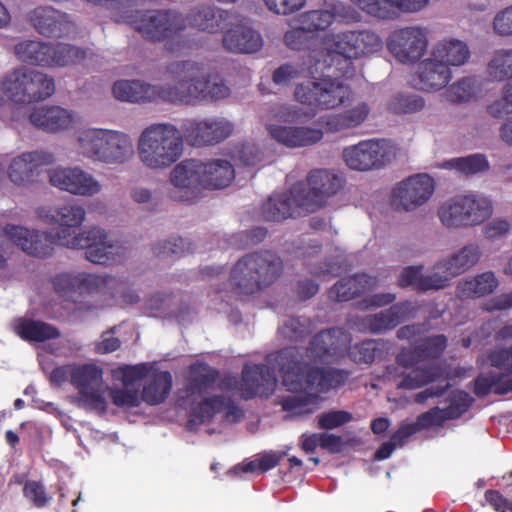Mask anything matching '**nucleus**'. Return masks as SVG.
I'll use <instances>...</instances> for the list:
<instances>
[{
	"instance_id": "obj_24",
	"label": "nucleus",
	"mask_w": 512,
	"mask_h": 512,
	"mask_svg": "<svg viewBox=\"0 0 512 512\" xmlns=\"http://www.w3.org/2000/svg\"><path fill=\"white\" fill-rule=\"evenodd\" d=\"M49 181L54 187L75 195L92 196L101 190L100 183L80 168L51 169Z\"/></svg>"
},
{
	"instance_id": "obj_26",
	"label": "nucleus",
	"mask_w": 512,
	"mask_h": 512,
	"mask_svg": "<svg viewBox=\"0 0 512 512\" xmlns=\"http://www.w3.org/2000/svg\"><path fill=\"white\" fill-rule=\"evenodd\" d=\"M29 21L36 31L45 37L67 36L74 26L67 14L46 6L33 9L29 13Z\"/></svg>"
},
{
	"instance_id": "obj_23",
	"label": "nucleus",
	"mask_w": 512,
	"mask_h": 512,
	"mask_svg": "<svg viewBox=\"0 0 512 512\" xmlns=\"http://www.w3.org/2000/svg\"><path fill=\"white\" fill-rule=\"evenodd\" d=\"M277 386V378L265 364L245 365L242 370L240 392L244 400L268 398Z\"/></svg>"
},
{
	"instance_id": "obj_62",
	"label": "nucleus",
	"mask_w": 512,
	"mask_h": 512,
	"mask_svg": "<svg viewBox=\"0 0 512 512\" xmlns=\"http://www.w3.org/2000/svg\"><path fill=\"white\" fill-rule=\"evenodd\" d=\"M423 266H407L401 271L397 284L401 288L412 287L413 290L420 292V283L422 279Z\"/></svg>"
},
{
	"instance_id": "obj_20",
	"label": "nucleus",
	"mask_w": 512,
	"mask_h": 512,
	"mask_svg": "<svg viewBox=\"0 0 512 512\" xmlns=\"http://www.w3.org/2000/svg\"><path fill=\"white\" fill-rule=\"evenodd\" d=\"M434 181L427 174H417L401 181L392 191V205L411 211L426 203L434 192Z\"/></svg>"
},
{
	"instance_id": "obj_49",
	"label": "nucleus",
	"mask_w": 512,
	"mask_h": 512,
	"mask_svg": "<svg viewBox=\"0 0 512 512\" xmlns=\"http://www.w3.org/2000/svg\"><path fill=\"white\" fill-rule=\"evenodd\" d=\"M424 107V99L414 93H397L387 103V110L397 115L417 113Z\"/></svg>"
},
{
	"instance_id": "obj_22",
	"label": "nucleus",
	"mask_w": 512,
	"mask_h": 512,
	"mask_svg": "<svg viewBox=\"0 0 512 512\" xmlns=\"http://www.w3.org/2000/svg\"><path fill=\"white\" fill-rule=\"evenodd\" d=\"M55 157L47 151L25 152L14 157L8 167V177L14 184L24 186L37 181L42 167L54 163Z\"/></svg>"
},
{
	"instance_id": "obj_42",
	"label": "nucleus",
	"mask_w": 512,
	"mask_h": 512,
	"mask_svg": "<svg viewBox=\"0 0 512 512\" xmlns=\"http://www.w3.org/2000/svg\"><path fill=\"white\" fill-rule=\"evenodd\" d=\"M431 53L448 67L464 65L470 58L468 45L458 39H445L438 42Z\"/></svg>"
},
{
	"instance_id": "obj_2",
	"label": "nucleus",
	"mask_w": 512,
	"mask_h": 512,
	"mask_svg": "<svg viewBox=\"0 0 512 512\" xmlns=\"http://www.w3.org/2000/svg\"><path fill=\"white\" fill-rule=\"evenodd\" d=\"M41 220L54 227L58 245L69 249L85 250V257L95 264H108L112 260L113 246L107 241V234L98 227H92L81 233L76 231L85 221L86 211L77 203L41 208L38 211Z\"/></svg>"
},
{
	"instance_id": "obj_41",
	"label": "nucleus",
	"mask_w": 512,
	"mask_h": 512,
	"mask_svg": "<svg viewBox=\"0 0 512 512\" xmlns=\"http://www.w3.org/2000/svg\"><path fill=\"white\" fill-rule=\"evenodd\" d=\"M487 73L495 81H504L505 99L512 102V49H500L494 52L488 62Z\"/></svg>"
},
{
	"instance_id": "obj_59",
	"label": "nucleus",
	"mask_w": 512,
	"mask_h": 512,
	"mask_svg": "<svg viewBox=\"0 0 512 512\" xmlns=\"http://www.w3.org/2000/svg\"><path fill=\"white\" fill-rule=\"evenodd\" d=\"M52 283L56 293L68 298L71 294L78 292L79 274L60 273L53 278Z\"/></svg>"
},
{
	"instance_id": "obj_61",
	"label": "nucleus",
	"mask_w": 512,
	"mask_h": 512,
	"mask_svg": "<svg viewBox=\"0 0 512 512\" xmlns=\"http://www.w3.org/2000/svg\"><path fill=\"white\" fill-rule=\"evenodd\" d=\"M352 420V414L347 411L337 410L323 413L318 418V425L322 429L331 430L340 427Z\"/></svg>"
},
{
	"instance_id": "obj_6",
	"label": "nucleus",
	"mask_w": 512,
	"mask_h": 512,
	"mask_svg": "<svg viewBox=\"0 0 512 512\" xmlns=\"http://www.w3.org/2000/svg\"><path fill=\"white\" fill-rule=\"evenodd\" d=\"M282 259L274 252L265 250L249 253L240 258L231 269L226 298L241 299L271 286L281 275Z\"/></svg>"
},
{
	"instance_id": "obj_12",
	"label": "nucleus",
	"mask_w": 512,
	"mask_h": 512,
	"mask_svg": "<svg viewBox=\"0 0 512 512\" xmlns=\"http://www.w3.org/2000/svg\"><path fill=\"white\" fill-rule=\"evenodd\" d=\"M309 188L298 182L292 186L295 201L305 212H314L326 205L327 200L336 195L345 184L343 176L329 169H314L307 176Z\"/></svg>"
},
{
	"instance_id": "obj_56",
	"label": "nucleus",
	"mask_w": 512,
	"mask_h": 512,
	"mask_svg": "<svg viewBox=\"0 0 512 512\" xmlns=\"http://www.w3.org/2000/svg\"><path fill=\"white\" fill-rule=\"evenodd\" d=\"M473 403V398L465 391H458L451 398L448 407L444 408L446 417L450 419H457L461 417Z\"/></svg>"
},
{
	"instance_id": "obj_21",
	"label": "nucleus",
	"mask_w": 512,
	"mask_h": 512,
	"mask_svg": "<svg viewBox=\"0 0 512 512\" xmlns=\"http://www.w3.org/2000/svg\"><path fill=\"white\" fill-rule=\"evenodd\" d=\"M4 232L22 251L37 258L51 256L54 246L58 245L56 235L51 232L29 230L16 225H6Z\"/></svg>"
},
{
	"instance_id": "obj_18",
	"label": "nucleus",
	"mask_w": 512,
	"mask_h": 512,
	"mask_svg": "<svg viewBox=\"0 0 512 512\" xmlns=\"http://www.w3.org/2000/svg\"><path fill=\"white\" fill-rule=\"evenodd\" d=\"M386 45L398 62L415 63L427 50V32L419 26L395 29L389 34Z\"/></svg>"
},
{
	"instance_id": "obj_54",
	"label": "nucleus",
	"mask_w": 512,
	"mask_h": 512,
	"mask_svg": "<svg viewBox=\"0 0 512 512\" xmlns=\"http://www.w3.org/2000/svg\"><path fill=\"white\" fill-rule=\"evenodd\" d=\"M193 251L192 243L181 237L159 242L152 246V252L156 257H181Z\"/></svg>"
},
{
	"instance_id": "obj_64",
	"label": "nucleus",
	"mask_w": 512,
	"mask_h": 512,
	"mask_svg": "<svg viewBox=\"0 0 512 512\" xmlns=\"http://www.w3.org/2000/svg\"><path fill=\"white\" fill-rule=\"evenodd\" d=\"M488 360L491 366L500 370L512 373V346L507 348H499L489 352Z\"/></svg>"
},
{
	"instance_id": "obj_39",
	"label": "nucleus",
	"mask_w": 512,
	"mask_h": 512,
	"mask_svg": "<svg viewBox=\"0 0 512 512\" xmlns=\"http://www.w3.org/2000/svg\"><path fill=\"white\" fill-rule=\"evenodd\" d=\"M15 333L28 342H45L60 337L57 327L43 321L19 318L14 324Z\"/></svg>"
},
{
	"instance_id": "obj_5",
	"label": "nucleus",
	"mask_w": 512,
	"mask_h": 512,
	"mask_svg": "<svg viewBox=\"0 0 512 512\" xmlns=\"http://www.w3.org/2000/svg\"><path fill=\"white\" fill-rule=\"evenodd\" d=\"M370 114V107L366 102H360L352 108L337 114H330L319 119L321 128L311 126H284L270 124L267 131L277 143L287 148H303L318 144L326 133H338L353 129L365 122Z\"/></svg>"
},
{
	"instance_id": "obj_32",
	"label": "nucleus",
	"mask_w": 512,
	"mask_h": 512,
	"mask_svg": "<svg viewBox=\"0 0 512 512\" xmlns=\"http://www.w3.org/2000/svg\"><path fill=\"white\" fill-rule=\"evenodd\" d=\"M220 372L206 362L196 361L188 367L185 391L189 397L203 396L218 382Z\"/></svg>"
},
{
	"instance_id": "obj_14",
	"label": "nucleus",
	"mask_w": 512,
	"mask_h": 512,
	"mask_svg": "<svg viewBox=\"0 0 512 512\" xmlns=\"http://www.w3.org/2000/svg\"><path fill=\"white\" fill-rule=\"evenodd\" d=\"M6 90L11 102L30 104L50 97L55 92V83L43 72L19 67L6 76Z\"/></svg>"
},
{
	"instance_id": "obj_9",
	"label": "nucleus",
	"mask_w": 512,
	"mask_h": 512,
	"mask_svg": "<svg viewBox=\"0 0 512 512\" xmlns=\"http://www.w3.org/2000/svg\"><path fill=\"white\" fill-rule=\"evenodd\" d=\"M335 65L334 77L326 76L320 79L307 80L299 83L295 88V99L313 110H329L350 101L353 92L349 85L339 78H345L339 74L337 64Z\"/></svg>"
},
{
	"instance_id": "obj_33",
	"label": "nucleus",
	"mask_w": 512,
	"mask_h": 512,
	"mask_svg": "<svg viewBox=\"0 0 512 512\" xmlns=\"http://www.w3.org/2000/svg\"><path fill=\"white\" fill-rule=\"evenodd\" d=\"M308 213L295 201L292 187L289 193L272 195L262 205V215L267 221L279 222L290 217L296 218Z\"/></svg>"
},
{
	"instance_id": "obj_25",
	"label": "nucleus",
	"mask_w": 512,
	"mask_h": 512,
	"mask_svg": "<svg viewBox=\"0 0 512 512\" xmlns=\"http://www.w3.org/2000/svg\"><path fill=\"white\" fill-rule=\"evenodd\" d=\"M364 13L382 20H393L399 12L414 13L428 5L429 0H350Z\"/></svg>"
},
{
	"instance_id": "obj_52",
	"label": "nucleus",
	"mask_w": 512,
	"mask_h": 512,
	"mask_svg": "<svg viewBox=\"0 0 512 512\" xmlns=\"http://www.w3.org/2000/svg\"><path fill=\"white\" fill-rule=\"evenodd\" d=\"M311 331L312 322L306 317H289L278 329L281 337L295 342L304 339Z\"/></svg>"
},
{
	"instance_id": "obj_55",
	"label": "nucleus",
	"mask_w": 512,
	"mask_h": 512,
	"mask_svg": "<svg viewBox=\"0 0 512 512\" xmlns=\"http://www.w3.org/2000/svg\"><path fill=\"white\" fill-rule=\"evenodd\" d=\"M475 93V80L471 77H464L451 85L447 91L448 98L452 102L469 101Z\"/></svg>"
},
{
	"instance_id": "obj_46",
	"label": "nucleus",
	"mask_w": 512,
	"mask_h": 512,
	"mask_svg": "<svg viewBox=\"0 0 512 512\" xmlns=\"http://www.w3.org/2000/svg\"><path fill=\"white\" fill-rule=\"evenodd\" d=\"M282 409L293 416L309 415L315 411L319 403V396L313 393L303 395H288L280 400Z\"/></svg>"
},
{
	"instance_id": "obj_1",
	"label": "nucleus",
	"mask_w": 512,
	"mask_h": 512,
	"mask_svg": "<svg viewBox=\"0 0 512 512\" xmlns=\"http://www.w3.org/2000/svg\"><path fill=\"white\" fill-rule=\"evenodd\" d=\"M166 74L174 81L170 85H152L140 80H119L113 85L114 96L133 103L164 101L196 104L226 98L230 89L217 73H205L202 63L193 60L173 61Z\"/></svg>"
},
{
	"instance_id": "obj_53",
	"label": "nucleus",
	"mask_w": 512,
	"mask_h": 512,
	"mask_svg": "<svg viewBox=\"0 0 512 512\" xmlns=\"http://www.w3.org/2000/svg\"><path fill=\"white\" fill-rule=\"evenodd\" d=\"M448 339L443 334L424 337L415 343L423 361L438 359L447 347Z\"/></svg>"
},
{
	"instance_id": "obj_15",
	"label": "nucleus",
	"mask_w": 512,
	"mask_h": 512,
	"mask_svg": "<svg viewBox=\"0 0 512 512\" xmlns=\"http://www.w3.org/2000/svg\"><path fill=\"white\" fill-rule=\"evenodd\" d=\"M396 156L394 145L387 140H362L347 146L342 151L346 166L355 171L380 169L390 163Z\"/></svg>"
},
{
	"instance_id": "obj_28",
	"label": "nucleus",
	"mask_w": 512,
	"mask_h": 512,
	"mask_svg": "<svg viewBox=\"0 0 512 512\" xmlns=\"http://www.w3.org/2000/svg\"><path fill=\"white\" fill-rule=\"evenodd\" d=\"M451 79L450 68L433 56L420 63L412 78V85L419 90L432 91L444 88Z\"/></svg>"
},
{
	"instance_id": "obj_10",
	"label": "nucleus",
	"mask_w": 512,
	"mask_h": 512,
	"mask_svg": "<svg viewBox=\"0 0 512 512\" xmlns=\"http://www.w3.org/2000/svg\"><path fill=\"white\" fill-rule=\"evenodd\" d=\"M17 58L27 64L41 67H65L81 63L86 50L71 44H50L42 41L25 40L15 45Z\"/></svg>"
},
{
	"instance_id": "obj_27",
	"label": "nucleus",
	"mask_w": 512,
	"mask_h": 512,
	"mask_svg": "<svg viewBox=\"0 0 512 512\" xmlns=\"http://www.w3.org/2000/svg\"><path fill=\"white\" fill-rule=\"evenodd\" d=\"M223 47L232 53L252 54L258 52L263 46L261 34L247 23L240 21L230 24L224 31Z\"/></svg>"
},
{
	"instance_id": "obj_43",
	"label": "nucleus",
	"mask_w": 512,
	"mask_h": 512,
	"mask_svg": "<svg viewBox=\"0 0 512 512\" xmlns=\"http://www.w3.org/2000/svg\"><path fill=\"white\" fill-rule=\"evenodd\" d=\"M321 248L322 245L318 242L311 246V252L303 257V265L311 275L321 280H330L341 273V266L332 258L325 261H314V255L318 254Z\"/></svg>"
},
{
	"instance_id": "obj_35",
	"label": "nucleus",
	"mask_w": 512,
	"mask_h": 512,
	"mask_svg": "<svg viewBox=\"0 0 512 512\" xmlns=\"http://www.w3.org/2000/svg\"><path fill=\"white\" fill-rule=\"evenodd\" d=\"M480 257L481 250L479 246L477 244H468L450 257L439 261L434 268L442 270L450 277H456L475 266Z\"/></svg>"
},
{
	"instance_id": "obj_38",
	"label": "nucleus",
	"mask_w": 512,
	"mask_h": 512,
	"mask_svg": "<svg viewBox=\"0 0 512 512\" xmlns=\"http://www.w3.org/2000/svg\"><path fill=\"white\" fill-rule=\"evenodd\" d=\"M134 153L130 137L122 132L108 130L106 145L101 153V162L113 164L124 163Z\"/></svg>"
},
{
	"instance_id": "obj_36",
	"label": "nucleus",
	"mask_w": 512,
	"mask_h": 512,
	"mask_svg": "<svg viewBox=\"0 0 512 512\" xmlns=\"http://www.w3.org/2000/svg\"><path fill=\"white\" fill-rule=\"evenodd\" d=\"M373 284V279L365 274H355L337 281L328 291L332 301L346 302L359 297Z\"/></svg>"
},
{
	"instance_id": "obj_60",
	"label": "nucleus",
	"mask_w": 512,
	"mask_h": 512,
	"mask_svg": "<svg viewBox=\"0 0 512 512\" xmlns=\"http://www.w3.org/2000/svg\"><path fill=\"white\" fill-rule=\"evenodd\" d=\"M310 38H313L312 34L300 24L298 27L287 31L283 40L290 49L303 50L309 47Z\"/></svg>"
},
{
	"instance_id": "obj_8",
	"label": "nucleus",
	"mask_w": 512,
	"mask_h": 512,
	"mask_svg": "<svg viewBox=\"0 0 512 512\" xmlns=\"http://www.w3.org/2000/svg\"><path fill=\"white\" fill-rule=\"evenodd\" d=\"M138 156L144 166L165 169L176 163L183 153V135L169 123L152 124L138 140Z\"/></svg>"
},
{
	"instance_id": "obj_31",
	"label": "nucleus",
	"mask_w": 512,
	"mask_h": 512,
	"mask_svg": "<svg viewBox=\"0 0 512 512\" xmlns=\"http://www.w3.org/2000/svg\"><path fill=\"white\" fill-rule=\"evenodd\" d=\"M30 123L48 132H58L73 127L75 116L59 106L40 107L29 115Z\"/></svg>"
},
{
	"instance_id": "obj_57",
	"label": "nucleus",
	"mask_w": 512,
	"mask_h": 512,
	"mask_svg": "<svg viewBox=\"0 0 512 512\" xmlns=\"http://www.w3.org/2000/svg\"><path fill=\"white\" fill-rule=\"evenodd\" d=\"M446 420H449V418L446 417L444 409L434 407L420 414L413 424L417 428V432H419L431 427L442 426Z\"/></svg>"
},
{
	"instance_id": "obj_7",
	"label": "nucleus",
	"mask_w": 512,
	"mask_h": 512,
	"mask_svg": "<svg viewBox=\"0 0 512 512\" xmlns=\"http://www.w3.org/2000/svg\"><path fill=\"white\" fill-rule=\"evenodd\" d=\"M331 62L339 66L338 71L346 79L353 77V60L378 53L383 48V40L371 29L347 30L327 34L324 38Z\"/></svg>"
},
{
	"instance_id": "obj_45",
	"label": "nucleus",
	"mask_w": 512,
	"mask_h": 512,
	"mask_svg": "<svg viewBox=\"0 0 512 512\" xmlns=\"http://www.w3.org/2000/svg\"><path fill=\"white\" fill-rule=\"evenodd\" d=\"M224 404L225 397L222 395L205 398L192 409L188 426L192 427L210 421L215 414L223 411Z\"/></svg>"
},
{
	"instance_id": "obj_13",
	"label": "nucleus",
	"mask_w": 512,
	"mask_h": 512,
	"mask_svg": "<svg viewBox=\"0 0 512 512\" xmlns=\"http://www.w3.org/2000/svg\"><path fill=\"white\" fill-rule=\"evenodd\" d=\"M492 215V205L477 195H457L438 209L441 223L447 228L480 225Z\"/></svg>"
},
{
	"instance_id": "obj_30",
	"label": "nucleus",
	"mask_w": 512,
	"mask_h": 512,
	"mask_svg": "<svg viewBox=\"0 0 512 512\" xmlns=\"http://www.w3.org/2000/svg\"><path fill=\"white\" fill-rule=\"evenodd\" d=\"M187 18L192 27L211 34L224 31L231 24L228 11L205 4L192 8Z\"/></svg>"
},
{
	"instance_id": "obj_3",
	"label": "nucleus",
	"mask_w": 512,
	"mask_h": 512,
	"mask_svg": "<svg viewBox=\"0 0 512 512\" xmlns=\"http://www.w3.org/2000/svg\"><path fill=\"white\" fill-rule=\"evenodd\" d=\"M235 178L232 164L224 159L202 162L186 159L171 171L169 198L177 202L194 203L202 196V190L222 189Z\"/></svg>"
},
{
	"instance_id": "obj_63",
	"label": "nucleus",
	"mask_w": 512,
	"mask_h": 512,
	"mask_svg": "<svg viewBox=\"0 0 512 512\" xmlns=\"http://www.w3.org/2000/svg\"><path fill=\"white\" fill-rule=\"evenodd\" d=\"M493 30L499 36H512V4L499 10L493 19Z\"/></svg>"
},
{
	"instance_id": "obj_50",
	"label": "nucleus",
	"mask_w": 512,
	"mask_h": 512,
	"mask_svg": "<svg viewBox=\"0 0 512 512\" xmlns=\"http://www.w3.org/2000/svg\"><path fill=\"white\" fill-rule=\"evenodd\" d=\"M445 167L455 169L464 175H473L489 169V162L483 154H472L448 160Z\"/></svg>"
},
{
	"instance_id": "obj_40",
	"label": "nucleus",
	"mask_w": 512,
	"mask_h": 512,
	"mask_svg": "<svg viewBox=\"0 0 512 512\" xmlns=\"http://www.w3.org/2000/svg\"><path fill=\"white\" fill-rule=\"evenodd\" d=\"M172 375L169 371H155L148 375L142 390V400L148 405L163 403L172 389Z\"/></svg>"
},
{
	"instance_id": "obj_19",
	"label": "nucleus",
	"mask_w": 512,
	"mask_h": 512,
	"mask_svg": "<svg viewBox=\"0 0 512 512\" xmlns=\"http://www.w3.org/2000/svg\"><path fill=\"white\" fill-rule=\"evenodd\" d=\"M233 125L223 118L204 120H186L182 125V135L191 146L202 147L214 145L228 138Z\"/></svg>"
},
{
	"instance_id": "obj_58",
	"label": "nucleus",
	"mask_w": 512,
	"mask_h": 512,
	"mask_svg": "<svg viewBox=\"0 0 512 512\" xmlns=\"http://www.w3.org/2000/svg\"><path fill=\"white\" fill-rule=\"evenodd\" d=\"M23 495L37 508L46 506L50 497L47 496L44 485L35 480H28L23 486Z\"/></svg>"
},
{
	"instance_id": "obj_4",
	"label": "nucleus",
	"mask_w": 512,
	"mask_h": 512,
	"mask_svg": "<svg viewBox=\"0 0 512 512\" xmlns=\"http://www.w3.org/2000/svg\"><path fill=\"white\" fill-rule=\"evenodd\" d=\"M275 362L283 385L291 392L316 388L318 392L327 393L345 385L351 376V371L346 369L317 367L303 362L296 347L278 351Z\"/></svg>"
},
{
	"instance_id": "obj_17",
	"label": "nucleus",
	"mask_w": 512,
	"mask_h": 512,
	"mask_svg": "<svg viewBox=\"0 0 512 512\" xmlns=\"http://www.w3.org/2000/svg\"><path fill=\"white\" fill-rule=\"evenodd\" d=\"M103 370L94 363L73 364L71 384L77 389L83 404L99 414H105L107 403L99 391Z\"/></svg>"
},
{
	"instance_id": "obj_29",
	"label": "nucleus",
	"mask_w": 512,
	"mask_h": 512,
	"mask_svg": "<svg viewBox=\"0 0 512 512\" xmlns=\"http://www.w3.org/2000/svg\"><path fill=\"white\" fill-rule=\"evenodd\" d=\"M415 310V306L410 301L398 302L379 313L366 316L363 319V325L371 333L386 332L410 318Z\"/></svg>"
},
{
	"instance_id": "obj_48",
	"label": "nucleus",
	"mask_w": 512,
	"mask_h": 512,
	"mask_svg": "<svg viewBox=\"0 0 512 512\" xmlns=\"http://www.w3.org/2000/svg\"><path fill=\"white\" fill-rule=\"evenodd\" d=\"M118 281L115 277L109 275H96V274H87L80 273L79 274V288L78 292L82 293H110L111 289L115 288Z\"/></svg>"
},
{
	"instance_id": "obj_51",
	"label": "nucleus",
	"mask_w": 512,
	"mask_h": 512,
	"mask_svg": "<svg viewBox=\"0 0 512 512\" xmlns=\"http://www.w3.org/2000/svg\"><path fill=\"white\" fill-rule=\"evenodd\" d=\"M334 21V12L324 9L306 11L299 17V23H301L312 36L328 29Z\"/></svg>"
},
{
	"instance_id": "obj_44",
	"label": "nucleus",
	"mask_w": 512,
	"mask_h": 512,
	"mask_svg": "<svg viewBox=\"0 0 512 512\" xmlns=\"http://www.w3.org/2000/svg\"><path fill=\"white\" fill-rule=\"evenodd\" d=\"M107 129H87L80 132L78 143L80 152L93 160H101V153L106 145Z\"/></svg>"
},
{
	"instance_id": "obj_47",
	"label": "nucleus",
	"mask_w": 512,
	"mask_h": 512,
	"mask_svg": "<svg viewBox=\"0 0 512 512\" xmlns=\"http://www.w3.org/2000/svg\"><path fill=\"white\" fill-rule=\"evenodd\" d=\"M382 340L366 339L352 345L348 350V357L356 364H372L376 357L384 350Z\"/></svg>"
},
{
	"instance_id": "obj_11",
	"label": "nucleus",
	"mask_w": 512,
	"mask_h": 512,
	"mask_svg": "<svg viewBox=\"0 0 512 512\" xmlns=\"http://www.w3.org/2000/svg\"><path fill=\"white\" fill-rule=\"evenodd\" d=\"M395 364L385 368V376L389 380H401L397 383L398 389L415 390L434 383L443 377V370L437 366L416 367L423 362L416 346L402 348L395 357Z\"/></svg>"
},
{
	"instance_id": "obj_37",
	"label": "nucleus",
	"mask_w": 512,
	"mask_h": 512,
	"mask_svg": "<svg viewBox=\"0 0 512 512\" xmlns=\"http://www.w3.org/2000/svg\"><path fill=\"white\" fill-rule=\"evenodd\" d=\"M499 281L494 272L487 271L458 283L456 294L461 299H475L491 294Z\"/></svg>"
},
{
	"instance_id": "obj_16",
	"label": "nucleus",
	"mask_w": 512,
	"mask_h": 512,
	"mask_svg": "<svg viewBox=\"0 0 512 512\" xmlns=\"http://www.w3.org/2000/svg\"><path fill=\"white\" fill-rule=\"evenodd\" d=\"M133 27L142 37L151 42H161L174 38L185 28L184 18L172 11L153 10L141 13Z\"/></svg>"
},
{
	"instance_id": "obj_34",
	"label": "nucleus",
	"mask_w": 512,
	"mask_h": 512,
	"mask_svg": "<svg viewBox=\"0 0 512 512\" xmlns=\"http://www.w3.org/2000/svg\"><path fill=\"white\" fill-rule=\"evenodd\" d=\"M343 333L340 329H325L314 335L306 348L307 357L313 362H323L328 357L337 354L341 349L340 337Z\"/></svg>"
}]
</instances>
